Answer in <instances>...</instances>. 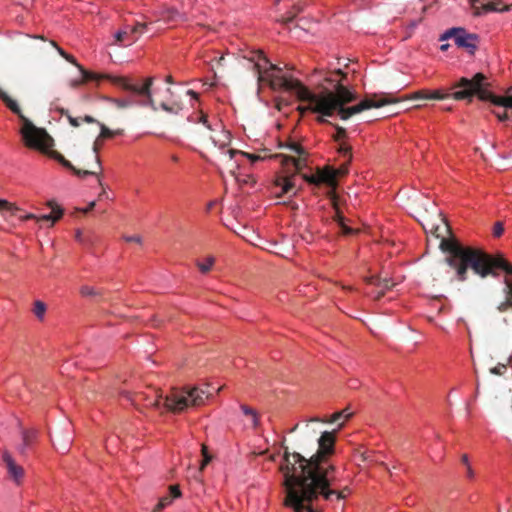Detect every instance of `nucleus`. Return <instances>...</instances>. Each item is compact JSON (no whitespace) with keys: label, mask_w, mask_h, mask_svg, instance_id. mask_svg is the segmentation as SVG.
Returning a JSON list of instances; mask_svg holds the SVG:
<instances>
[{"label":"nucleus","mask_w":512,"mask_h":512,"mask_svg":"<svg viewBox=\"0 0 512 512\" xmlns=\"http://www.w3.org/2000/svg\"><path fill=\"white\" fill-rule=\"evenodd\" d=\"M458 84H459V82H458V83H456V84L453 86V89L455 90V91L451 94V97H452L453 99H455V98L453 97V94H454L457 90H459V88H456V86H457ZM448 97H450V94L445 93L444 91H442V90H440V89H437V90H431V91H430V90H428V100H443V99H446V98H448Z\"/></svg>","instance_id":"27"},{"label":"nucleus","mask_w":512,"mask_h":512,"mask_svg":"<svg viewBox=\"0 0 512 512\" xmlns=\"http://www.w3.org/2000/svg\"><path fill=\"white\" fill-rule=\"evenodd\" d=\"M53 443H54V446L60 445V439H56V440H54V442H53Z\"/></svg>","instance_id":"56"},{"label":"nucleus","mask_w":512,"mask_h":512,"mask_svg":"<svg viewBox=\"0 0 512 512\" xmlns=\"http://www.w3.org/2000/svg\"><path fill=\"white\" fill-rule=\"evenodd\" d=\"M94 206H95V202H94V201H92V202H90V203H89V205H87V208H86V209H84L83 211H84V212H88V211H90Z\"/></svg>","instance_id":"53"},{"label":"nucleus","mask_w":512,"mask_h":512,"mask_svg":"<svg viewBox=\"0 0 512 512\" xmlns=\"http://www.w3.org/2000/svg\"><path fill=\"white\" fill-rule=\"evenodd\" d=\"M163 19L169 23L175 22L177 19L181 18V15L173 9H168L163 12Z\"/></svg>","instance_id":"35"},{"label":"nucleus","mask_w":512,"mask_h":512,"mask_svg":"<svg viewBox=\"0 0 512 512\" xmlns=\"http://www.w3.org/2000/svg\"><path fill=\"white\" fill-rule=\"evenodd\" d=\"M85 84L84 83V79L81 75V73L79 72V75L71 80H69V86L72 87V88H76V87H79L81 85Z\"/></svg>","instance_id":"40"},{"label":"nucleus","mask_w":512,"mask_h":512,"mask_svg":"<svg viewBox=\"0 0 512 512\" xmlns=\"http://www.w3.org/2000/svg\"><path fill=\"white\" fill-rule=\"evenodd\" d=\"M181 497V491L178 485H171L169 487V495L163 496L153 509V512H162L163 509L170 506L174 499Z\"/></svg>","instance_id":"21"},{"label":"nucleus","mask_w":512,"mask_h":512,"mask_svg":"<svg viewBox=\"0 0 512 512\" xmlns=\"http://www.w3.org/2000/svg\"><path fill=\"white\" fill-rule=\"evenodd\" d=\"M76 67L78 68L79 72L81 73L84 83H87L89 81H99L102 79H107V74H98L91 71L85 70L80 64H76Z\"/></svg>","instance_id":"25"},{"label":"nucleus","mask_w":512,"mask_h":512,"mask_svg":"<svg viewBox=\"0 0 512 512\" xmlns=\"http://www.w3.org/2000/svg\"><path fill=\"white\" fill-rule=\"evenodd\" d=\"M336 493H339L341 495H343V497H338L337 495H333L332 498L329 500L331 501L334 497L337 499V500H340V499H344L347 495L350 494V489L348 487H345L343 490L341 491H337L335 489H333Z\"/></svg>","instance_id":"45"},{"label":"nucleus","mask_w":512,"mask_h":512,"mask_svg":"<svg viewBox=\"0 0 512 512\" xmlns=\"http://www.w3.org/2000/svg\"><path fill=\"white\" fill-rule=\"evenodd\" d=\"M503 232H504V227H503V225H502L500 222L496 223V224L494 225V228H493V234H494V236H495V237H499V236H501V235L503 234Z\"/></svg>","instance_id":"44"},{"label":"nucleus","mask_w":512,"mask_h":512,"mask_svg":"<svg viewBox=\"0 0 512 512\" xmlns=\"http://www.w3.org/2000/svg\"><path fill=\"white\" fill-rule=\"evenodd\" d=\"M448 48H449V44H447V43L442 44V45L440 46V49H441L442 51H446V50H448Z\"/></svg>","instance_id":"55"},{"label":"nucleus","mask_w":512,"mask_h":512,"mask_svg":"<svg viewBox=\"0 0 512 512\" xmlns=\"http://www.w3.org/2000/svg\"><path fill=\"white\" fill-rule=\"evenodd\" d=\"M486 78L482 73L475 74L471 79L461 78L456 88H459L453 97L455 100L471 99L477 95L481 100H489L494 105L502 106L505 108H512V87L508 89L506 96H494L486 88Z\"/></svg>","instance_id":"6"},{"label":"nucleus","mask_w":512,"mask_h":512,"mask_svg":"<svg viewBox=\"0 0 512 512\" xmlns=\"http://www.w3.org/2000/svg\"><path fill=\"white\" fill-rule=\"evenodd\" d=\"M0 99L5 103V105L16 114L22 121V126L20 129V134L22 136L23 142L26 147L30 149L37 150L50 158L55 159L59 163H61L64 167L72 169L79 176L86 175H94L97 177V181L101 184V179L99 174L101 173V164L100 159L97 155V149L94 148V159H95V169L93 170H76L71 163L66 160L60 153L53 150L54 140L47 133L44 128H40L35 126L28 118H26L23 113L19 103L10 96L6 91L0 88Z\"/></svg>","instance_id":"4"},{"label":"nucleus","mask_w":512,"mask_h":512,"mask_svg":"<svg viewBox=\"0 0 512 512\" xmlns=\"http://www.w3.org/2000/svg\"><path fill=\"white\" fill-rule=\"evenodd\" d=\"M324 431L318 439V450L310 459L299 453L285 452L280 464L284 478V505L293 512H315L312 503L319 498L330 500L336 493V467L329 457L334 453L335 433Z\"/></svg>","instance_id":"2"},{"label":"nucleus","mask_w":512,"mask_h":512,"mask_svg":"<svg viewBox=\"0 0 512 512\" xmlns=\"http://www.w3.org/2000/svg\"><path fill=\"white\" fill-rule=\"evenodd\" d=\"M210 396L209 384L186 387L182 390H173L165 396L164 406L167 411L181 412L190 407L204 405Z\"/></svg>","instance_id":"7"},{"label":"nucleus","mask_w":512,"mask_h":512,"mask_svg":"<svg viewBox=\"0 0 512 512\" xmlns=\"http://www.w3.org/2000/svg\"><path fill=\"white\" fill-rule=\"evenodd\" d=\"M107 79L126 91H131L140 96L150 97L152 78H147L142 85L133 84L129 78L124 76L107 75Z\"/></svg>","instance_id":"13"},{"label":"nucleus","mask_w":512,"mask_h":512,"mask_svg":"<svg viewBox=\"0 0 512 512\" xmlns=\"http://www.w3.org/2000/svg\"><path fill=\"white\" fill-rule=\"evenodd\" d=\"M202 454H203L204 459H203V461H202V463L200 465V470H203L205 468V466L210 461V456L207 454V448L204 445L202 446Z\"/></svg>","instance_id":"42"},{"label":"nucleus","mask_w":512,"mask_h":512,"mask_svg":"<svg viewBox=\"0 0 512 512\" xmlns=\"http://www.w3.org/2000/svg\"><path fill=\"white\" fill-rule=\"evenodd\" d=\"M418 221L427 233L441 239L440 247L448 253L446 263L456 272L459 281L466 280L468 267L484 278L493 274L494 269H502L508 276L505 278V300L498 305L500 312L512 309V264L502 256L492 257L481 250L464 247L454 239L446 238L449 234V226L442 213L436 208L429 213L426 211L420 215Z\"/></svg>","instance_id":"3"},{"label":"nucleus","mask_w":512,"mask_h":512,"mask_svg":"<svg viewBox=\"0 0 512 512\" xmlns=\"http://www.w3.org/2000/svg\"><path fill=\"white\" fill-rule=\"evenodd\" d=\"M466 476L469 479H473L475 477V472H474V470H473L471 465H468L466 467Z\"/></svg>","instance_id":"50"},{"label":"nucleus","mask_w":512,"mask_h":512,"mask_svg":"<svg viewBox=\"0 0 512 512\" xmlns=\"http://www.w3.org/2000/svg\"><path fill=\"white\" fill-rule=\"evenodd\" d=\"M136 400L143 401L147 407H152L159 411H167V408L164 406L165 397L156 388L150 387L146 391L137 393Z\"/></svg>","instance_id":"14"},{"label":"nucleus","mask_w":512,"mask_h":512,"mask_svg":"<svg viewBox=\"0 0 512 512\" xmlns=\"http://www.w3.org/2000/svg\"><path fill=\"white\" fill-rule=\"evenodd\" d=\"M505 369H506L505 365H499V366H496L494 368H491L490 372L492 374L501 375L504 372Z\"/></svg>","instance_id":"48"},{"label":"nucleus","mask_w":512,"mask_h":512,"mask_svg":"<svg viewBox=\"0 0 512 512\" xmlns=\"http://www.w3.org/2000/svg\"><path fill=\"white\" fill-rule=\"evenodd\" d=\"M81 237V231H77L76 238L79 239Z\"/></svg>","instance_id":"57"},{"label":"nucleus","mask_w":512,"mask_h":512,"mask_svg":"<svg viewBox=\"0 0 512 512\" xmlns=\"http://www.w3.org/2000/svg\"><path fill=\"white\" fill-rule=\"evenodd\" d=\"M241 411L244 416V425L248 428L256 429L259 425V415L257 411L247 405H241Z\"/></svg>","instance_id":"22"},{"label":"nucleus","mask_w":512,"mask_h":512,"mask_svg":"<svg viewBox=\"0 0 512 512\" xmlns=\"http://www.w3.org/2000/svg\"><path fill=\"white\" fill-rule=\"evenodd\" d=\"M3 461L5 462L8 473L16 485H21L24 477V469L18 465L8 452L3 453Z\"/></svg>","instance_id":"19"},{"label":"nucleus","mask_w":512,"mask_h":512,"mask_svg":"<svg viewBox=\"0 0 512 512\" xmlns=\"http://www.w3.org/2000/svg\"><path fill=\"white\" fill-rule=\"evenodd\" d=\"M348 171L347 164H343L338 169H333L330 166H325L321 169H318L315 174L312 175H304L303 178L312 184H326L328 186L336 185L337 176L344 175Z\"/></svg>","instance_id":"12"},{"label":"nucleus","mask_w":512,"mask_h":512,"mask_svg":"<svg viewBox=\"0 0 512 512\" xmlns=\"http://www.w3.org/2000/svg\"><path fill=\"white\" fill-rule=\"evenodd\" d=\"M36 218H37V214H33V213H24L23 211L21 213H19L18 215V220L19 221H27V220H35L36 221Z\"/></svg>","instance_id":"41"},{"label":"nucleus","mask_w":512,"mask_h":512,"mask_svg":"<svg viewBox=\"0 0 512 512\" xmlns=\"http://www.w3.org/2000/svg\"><path fill=\"white\" fill-rule=\"evenodd\" d=\"M374 452L358 448L355 450V457L358 458L362 463L376 462L373 459Z\"/></svg>","instance_id":"28"},{"label":"nucleus","mask_w":512,"mask_h":512,"mask_svg":"<svg viewBox=\"0 0 512 512\" xmlns=\"http://www.w3.org/2000/svg\"><path fill=\"white\" fill-rule=\"evenodd\" d=\"M234 180L240 186L252 187L256 183V180H255L254 176L252 174H250V173L239 172L238 175L234 178Z\"/></svg>","instance_id":"26"},{"label":"nucleus","mask_w":512,"mask_h":512,"mask_svg":"<svg viewBox=\"0 0 512 512\" xmlns=\"http://www.w3.org/2000/svg\"><path fill=\"white\" fill-rule=\"evenodd\" d=\"M485 7L487 8V10H490V11H506V10H508L507 7H504V8L496 7L493 2H488L487 4H485Z\"/></svg>","instance_id":"47"},{"label":"nucleus","mask_w":512,"mask_h":512,"mask_svg":"<svg viewBox=\"0 0 512 512\" xmlns=\"http://www.w3.org/2000/svg\"><path fill=\"white\" fill-rule=\"evenodd\" d=\"M124 240L126 242H133L139 245L142 244V237L140 235L125 236Z\"/></svg>","instance_id":"43"},{"label":"nucleus","mask_w":512,"mask_h":512,"mask_svg":"<svg viewBox=\"0 0 512 512\" xmlns=\"http://www.w3.org/2000/svg\"><path fill=\"white\" fill-rule=\"evenodd\" d=\"M334 137V140L341 143L343 142V140L346 138V131L343 127H339L337 126L336 127V133L335 135L333 136Z\"/></svg>","instance_id":"39"},{"label":"nucleus","mask_w":512,"mask_h":512,"mask_svg":"<svg viewBox=\"0 0 512 512\" xmlns=\"http://www.w3.org/2000/svg\"><path fill=\"white\" fill-rule=\"evenodd\" d=\"M22 209L14 202L7 199H0V215L6 222H11L14 218L18 219Z\"/></svg>","instance_id":"20"},{"label":"nucleus","mask_w":512,"mask_h":512,"mask_svg":"<svg viewBox=\"0 0 512 512\" xmlns=\"http://www.w3.org/2000/svg\"><path fill=\"white\" fill-rule=\"evenodd\" d=\"M402 100H428V90L415 91L405 96Z\"/></svg>","instance_id":"32"},{"label":"nucleus","mask_w":512,"mask_h":512,"mask_svg":"<svg viewBox=\"0 0 512 512\" xmlns=\"http://www.w3.org/2000/svg\"><path fill=\"white\" fill-rule=\"evenodd\" d=\"M215 261L216 259L214 256L207 255L201 259H198L196 261V266L202 274H208L214 267Z\"/></svg>","instance_id":"23"},{"label":"nucleus","mask_w":512,"mask_h":512,"mask_svg":"<svg viewBox=\"0 0 512 512\" xmlns=\"http://www.w3.org/2000/svg\"><path fill=\"white\" fill-rule=\"evenodd\" d=\"M145 28L144 24H137L135 26H126L123 29L118 30L114 34L115 44L119 45H131L139 36L143 33Z\"/></svg>","instance_id":"15"},{"label":"nucleus","mask_w":512,"mask_h":512,"mask_svg":"<svg viewBox=\"0 0 512 512\" xmlns=\"http://www.w3.org/2000/svg\"><path fill=\"white\" fill-rule=\"evenodd\" d=\"M150 106L157 110L158 107L170 114H178L182 110L179 97L169 87L150 89V97H147Z\"/></svg>","instance_id":"9"},{"label":"nucleus","mask_w":512,"mask_h":512,"mask_svg":"<svg viewBox=\"0 0 512 512\" xmlns=\"http://www.w3.org/2000/svg\"><path fill=\"white\" fill-rule=\"evenodd\" d=\"M496 117L500 120V121H504L507 119V113L506 112H503V113H497L496 114Z\"/></svg>","instance_id":"52"},{"label":"nucleus","mask_w":512,"mask_h":512,"mask_svg":"<svg viewBox=\"0 0 512 512\" xmlns=\"http://www.w3.org/2000/svg\"><path fill=\"white\" fill-rule=\"evenodd\" d=\"M191 121L201 122L206 127V135L204 136L209 140L211 148L222 152L231 143V135L226 130L220 121H215L213 124H208L207 116L202 111L197 114L196 118H191Z\"/></svg>","instance_id":"8"},{"label":"nucleus","mask_w":512,"mask_h":512,"mask_svg":"<svg viewBox=\"0 0 512 512\" xmlns=\"http://www.w3.org/2000/svg\"><path fill=\"white\" fill-rule=\"evenodd\" d=\"M51 45L54 46L58 53L63 57L65 58L67 61H69L70 63L74 64L76 66V64H78L75 60V58L72 56V55H69L67 54L62 48H60L59 46H57V44L54 42V41H51Z\"/></svg>","instance_id":"38"},{"label":"nucleus","mask_w":512,"mask_h":512,"mask_svg":"<svg viewBox=\"0 0 512 512\" xmlns=\"http://www.w3.org/2000/svg\"><path fill=\"white\" fill-rule=\"evenodd\" d=\"M335 220L338 223V225L341 228V231L344 235H351V234H354L357 232V230L350 228L346 224L345 218L341 214L337 213V215L335 216Z\"/></svg>","instance_id":"29"},{"label":"nucleus","mask_w":512,"mask_h":512,"mask_svg":"<svg viewBox=\"0 0 512 512\" xmlns=\"http://www.w3.org/2000/svg\"><path fill=\"white\" fill-rule=\"evenodd\" d=\"M271 252L280 255L282 257H289L291 255V250L284 248L282 246H279L278 244H273V249H271Z\"/></svg>","instance_id":"37"},{"label":"nucleus","mask_w":512,"mask_h":512,"mask_svg":"<svg viewBox=\"0 0 512 512\" xmlns=\"http://www.w3.org/2000/svg\"><path fill=\"white\" fill-rule=\"evenodd\" d=\"M248 242H250L253 245H257L258 235H256L254 232H251L250 235L243 236Z\"/></svg>","instance_id":"46"},{"label":"nucleus","mask_w":512,"mask_h":512,"mask_svg":"<svg viewBox=\"0 0 512 512\" xmlns=\"http://www.w3.org/2000/svg\"><path fill=\"white\" fill-rule=\"evenodd\" d=\"M352 415H353V412H351L349 408H345L341 411L333 413L329 417L311 418L308 421V423L321 422V423H327V424H336L337 428L335 429V431H338L345 425V423L352 417Z\"/></svg>","instance_id":"17"},{"label":"nucleus","mask_w":512,"mask_h":512,"mask_svg":"<svg viewBox=\"0 0 512 512\" xmlns=\"http://www.w3.org/2000/svg\"><path fill=\"white\" fill-rule=\"evenodd\" d=\"M80 294L83 297H93L99 295L100 293L97 291L95 287L85 285L80 288Z\"/></svg>","instance_id":"36"},{"label":"nucleus","mask_w":512,"mask_h":512,"mask_svg":"<svg viewBox=\"0 0 512 512\" xmlns=\"http://www.w3.org/2000/svg\"><path fill=\"white\" fill-rule=\"evenodd\" d=\"M212 156L224 179L227 177L234 179L240 172V162L237 158L241 156L240 151L233 149H228L226 152L214 151Z\"/></svg>","instance_id":"10"},{"label":"nucleus","mask_w":512,"mask_h":512,"mask_svg":"<svg viewBox=\"0 0 512 512\" xmlns=\"http://www.w3.org/2000/svg\"><path fill=\"white\" fill-rule=\"evenodd\" d=\"M186 95L190 97L191 101L198 102V94L193 90H187Z\"/></svg>","instance_id":"49"},{"label":"nucleus","mask_w":512,"mask_h":512,"mask_svg":"<svg viewBox=\"0 0 512 512\" xmlns=\"http://www.w3.org/2000/svg\"><path fill=\"white\" fill-rule=\"evenodd\" d=\"M64 442H65V443H64L63 448H64V449H67V448H68V446H69V444L71 443V438H70V437H67L66 439H64Z\"/></svg>","instance_id":"54"},{"label":"nucleus","mask_w":512,"mask_h":512,"mask_svg":"<svg viewBox=\"0 0 512 512\" xmlns=\"http://www.w3.org/2000/svg\"><path fill=\"white\" fill-rule=\"evenodd\" d=\"M241 156L246 157L252 163L257 161H265L270 158H277L276 156H281L280 154L270 155L266 151H261L258 153H248L240 151Z\"/></svg>","instance_id":"24"},{"label":"nucleus","mask_w":512,"mask_h":512,"mask_svg":"<svg viewBox=\"0 0 512 512\" xmlns=\"http://www.w3.org/2000/svg\"><path fill=\"white\" fill-rule=\"evenodd\" d=\"M286 147L292 153L298 155V157L278 156L284 169L275 176L270 185L271 195L278 199L285 196L292 197L297 194L296 174L307 164L306 152L300 144L290 142L286 144Z\"/></svg>","instance_id":"5"},{"label":"nucleus","mask_w":512,"mask_h":512,"mask_svg":"<svg viewBox=\"0 0 512 512\" xmlns=\"http://www.w3.org/2000/svg\"><path fill=\"white\" fill-rule=\"evenodd\" d=\"M453 38L457 47L467 51L473 55L477 49L478 37L475 34H469L464 29L452 28L441 35L440 41Z\"/></svg>","instance_id":"11"},{"label":"nucleus","mask_w":512,"mask_h":512,"mask_svg":"<svg viewBox=\"0 0 512 512\" xmlns=\"http://www.w3.org/2000/svg\"><path fill=\"white\" fill-rule=\"evenodd\" d=\"M33 312H34V314L36 315V317L38 319L42 320L44 318V315H45V312H46V305H45V303L42 302V301H36L35 304H34Z\"/></svg>","instance_id":"34"},{"label":"nucleus","mask_w":512,"mask_h":512,"mask_svg":"<svg viewBox=\"0 0 512 512\" xmlns=\"http://www.w3.org/2000/svg\"><path fill=\"white\" fill-rule=\"evenodd\" d=\"M36 431H23V445L21 446V451L23 452L36 438Z\"/></svg>","instance_id":"30"},{"label":"nucleus","mask_w":512,"mask_h":512,"mask_svg":"<svg viewBox=\"0 0 512 512\" xmlns=\"http://www.w3.org/2000/svg\"><path fill=\"white\" fill-rule=\"evenodd\" d=\"M47 206L51 209L49 214L37 215L36 222H46L48 227H53L64 214V210L54 201L47 202Z\"/></svg>","instance_id":"18"},{"label":"nucleus","mask_w":512,"mask_h":512,"mask_svg":"<svg viewBox=\"0 0 512 512\" xmlns=\"http://www.w3.org/2000/svg\"><path fill=\"white\" fill-rule=\"evenodd\" d=\"M461 461L465 465V467H467L468 465H471L469 462V458L466 454L462 455Z\"/></svg>","instance_id":"51"},{"label":"nucleus","mask_w":512,"mask_h":512,"mask_svg":"<svg viewBox=\"0 0 512 512\" xmlns=\"http://www.w3.org/2000/svg\"><path fill=\"white\" fill-rule=\"evenodd\" d=\"M68 121L74 127H78L82 123H93V124H96L99 127V129H100L98 140L112 138V137H114L116 135H121L122 134V130H120V129L114 130V131L110 130L104 124L98 122L96 119H94L91 116H85V117H81V118H76V117H72L71 115H69L68 116Z\"/></svg>","instance_id":"16"},{"label":"nucleus","mask_w":512,"mask_h":512,"mask_svg":"<svg viewBox=\"0 0 512 512\" xmlns=\"http://www.w3.org/2000/svg\"><path fill=\"white\" fill-rule=\"evenodd\" d=\"M243 57L253 63L260 85L266 84L273 91L284 90L293 93L297 100L303 103L297 108L302 114L312 112L330 117L337 113L342 120H347L364 110L399 102L394 98L364 99L356 105L345 107L357 99V93L344 84L346 75L340 69L325 77L326 82L333 84V89L321 86L313 91L300 80L283 74L282 70L272 64L261 51H251Z\"/></svg>","instance_id":"1"},{"label":"nucleus","mask_w":512,"mask_h":512,"mask_svg":"<svg viewBox=\"0 0 512 512\" xmlns=\"http://www.w3.org/2000/svg\"><path fill=\"white\" fill-rule=\"evenodd\" d=\"M338 152L346 158V163L348 165V163L351 161V158H352V152H351V147L349 145H347L346 143L344 142H341L339 144V147H338Z\"/></svg>","instance_id":"33"},{"label":"nucleus","mask_w":512,"mask_h":512,"mask_svg":"<svg viewBox=\"0 0 512 512\" xmlns=\"http://www.w3.org/2000/svg\"><path fill=\"white\" fill-rule=\"evenodd\" d=\"M109 102L118 109H126L133 105V100L130 98L123 99H109Z\"/></svg>","instance_id":"31"}]
</instances>
